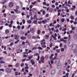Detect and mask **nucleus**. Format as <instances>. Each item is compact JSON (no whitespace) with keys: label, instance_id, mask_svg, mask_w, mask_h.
I'll return each instance as SVG.
<instances>
[{"label":"nucleus","instance_id":"nucleus-8","mask_svg":"<svg viewBox=\"0 0 77 77\" xmlns=\"http://www.w3.org/2000/svg\"><path fill=\"white\" fill-rule=\"evenodd\" d=\"M14 38L16 40H18V38H19V36L17 35H15L14 36Z\"/></svg>","mask_w":77,"mask_h":77},{"label":"nucleus","instance_id":"nucleus-7","mask_svg":"<svg viewBox=\"0 0 77 77\" xmlns=\"http://www.w3.org/2000/svg\"><path fill=\"white\" fill-rule=\"evenodd\" d=\"M30 31L31 33H33L34 32V28H30Z\"/></svg>","mask_w":77,"mask_h":77},{"label":"nucleus","instance_id":"nucleus-46","mask_svg":"<svg viewBox=\"0 0 77 77\" xmlns=\"http://www.w3.org/2000/svg\"><path fill=\"white\" fill-rule=\"evenodd\" d=\"M13 45H14V42H12L10 44V46H12Z\"/></svg>","mask_w":77,"mask_h":77},{"label":"nucleus","instance_id":"nucleus-47","mask_svg":"<svg viewBox=\"0 0 77 77\" xmlns=\"http://www.w3.org/2000/svg\"><path fill=\"white\" fill-rule=\"evenodd\" d=\"M0 63H5V62H4V61H1L0 62Z\"/></svg>","mask_w":77,"mask_h":77},{"label":"nucleus","instance_id":"nucleus-30","mask_svg":"<svg viewBox=\"0 0 77 77\" xmlns=\"http://www.w3.org/2000/svg\"><path fill=\"white\" fill-rule=\"evenodd\" d=\"M45 59H48V55H46L45 56Z\"/></svg>","mask_w":77,"mask_h":77},{"label":"nucleus","instance_id":"nucleus-4","mask_svg":"<svg viewBox=\"0 0 77 77\" xmlns=\"http://www.w3.org/2000/svg\"><path fill=\"white\" fill-rule=\"evenodd\" d=\"M13 6H14V3L13 2H11L9 4V6L10 8L13 7Z\"/></svg>","mask_w":77,"mask_h":77},{"label":"nucleus","instance_id":"nucleus-27","mask_svg":"<svg viewBox=\"0 0 77 77\" xmlns=\"http://www.w3.org/2000/svg\"><path fill=\"white\" fill-rule=\"evenodd\" d=\"M18 66H19V63H17L16 64L15 66L16 67H18Z\"/></svg>","mask_w":77,"mask_h":77},{"label":"nucleus","instance_id":"nucleus-63","mask_svg":"<svg viewBox=\"0 0 77 77\" xmlns=\"http://www.w3.org/2000/svg\"><path fill=\"white\" fill-rule=\"evenodd\" d=\"M49 3H47L46 4V6H49Z\"/></svg>","mask_w":77,"mask_h":77},{"label":"nucleus","instance_id":"nucleus-36","mask_svg":"<svg viewBox=\"0 0 77 77\" xmlns=\"http://www.w3.org/2000/svg\"><path fill=\"white\" fill-rule=\"evenodd\" d=\"M36 1H35L34 2H32L31 3L32 5H35L36 4Z\"/></svg>","mask_w":77,"mask_h":77},{"label":"nucleus","instance_id":"nucleus-57","mask_svg":"<svg viewBox=\"0 0 77 77\" xmlns=\"http://www.w3.org/2000/svg\"><path fill=\"white\" fill-rule=\"evenodd\" d=\"M52 24H53V23H50L49 25L51 26V27L52 26H54V25H53Z\"/></svg>","mask_w":77,"mask_h":77},{"label":"nucleus","instance_id":"nucleus-51","mask_svg":"<svg viewBox=\"0 0 77 77\" xmlns=\"http://www.w3.org/2000/svg\"><path fill=\"white\" fill-rule=\"evenodd\" d=\"M68 38L67 37H64V39H67Z\"/></svg>","mask_w":77,"mask_h":77},{"label":"nucleus","instance_id":"nucleus-62","mask_svg":"<svg viewBox=\"0 0 77 77\" xmlns=\"http://www.w3.org/2000/svg\"><path fill=\"white\" fill-rule=\"evenodd\" d=\"M33 17L31 16L30 17L31 20H33Z\"/></svg>","mask_w":77,"mask_h":77},{"label":"nucleus","instance_id":"nucleus-12","mask_svg":"<svg viewBox=\"0 0 77 77\" xmlns=\"http://www.w3.org/2000/svg\"><path fill=\"white\" fill-rule=\"evenodd\" d=\"M32 11L33 12L35 13L37 12H38V11L37 10V9L35 8H34L32 9Z\"/></svg>","mask_w":77,"mask_h":77},{"label":"nucleus","instance_id":"nucleus-26","mask_svg":"<svg viewBox=\"0 0 77 77\" xmlns=\"http://www.w3.org/2000/svg\"><path fill=\"white\" fill-rule=\"evenodd\" d=\"M36 18H37V16L36 15H35L33 17L34 20H35V19H36Z\"/></svg>","mask_w":77,"mask_h":77},{"label":"nucleus","instance_id":"nucleus-22","mask_svg":"<svg viewBox=\"0 0 77 77\" xmlns=\"http://www.w3.org/2000/svg\"><path fill=\"white\" fill-rule=\"evenodd\" d=\"M60 49H56V52H57V53H59V52H60Z\"/></svg>","mask_w":77,"mask_h":77},{"label":"nucleus","instance_id":"nucleus-60","mask_svg":"<svg viewBox=\"0 0 77 77\" xmlns=\"http://www.w3.org/2000/svg\"><path fill=\"white\" fill-rule=\"evenodd\" d=\"M42 22L43 24H45V20L42 21Z\"/></svg>","mask_w":77,"mask_h":77},{"label":"nucleus","instance_id":"nucleus-38","mask_svg":"<svg viewBox=\"0 0 77 77\" xmlns=\"http://www.w3.org/2000/svg\"><path fill=\"white\" fill-rule=\"evenodd\" d=\"M53 24H55L57 23V22L56 21V20H54L53 21Z\"/></svg>","mask_w":77,"mask_h":77},{"label":"nucleus","instance_id":"nucleus-45","mask_svg":"<svg viewBox=\"0 0 77 77\" xmlns=\"http://www.w3.org/2000/svg\"><path fill=\"white\" fill-rule=\"evenodd\" d=\"M42 21H39L38 22V24H42Z\"/></svg>","mask_w":77,"mask_h":77},{"label":"nucleus","instance_id":"nucleus-33","mask_svg":"<svg viewBox=\"0 0 77 77\" xmlns=\"http://www.w3.org/2000/svg\"><path fill=\"white\" fill-rule=\"evenodd\" d=\"M22 22L23 23V24H25V23H26V21H25V20L23 19L22 20Z\"/></svg>","mask_w":77,"mask_h":77},{"label":"nucleus","instance_id":"nucleus-34","mask_svg":"<svg viewBox=\"0 0 77 77\" xmlns=\"http://www.w3.org/2000/svg\"><path fill=\"white\" fill-rule=\"evenodd\" d=\"M41 33V31L40 30H38L37 31V34H40Z\"/></svg>","mask_w":77,"mask_h":77},{"label":"nucleus","instance_id":"nucleus-11","mask_svg":"<svg viewBox=\"0 0 77 77\" xmlns=\"http://www.w3.org/2000/svg\"><path fill=\"white\" fill-rule=\"evenodd\" d=\"M55 71L54 70H52L51 71V73L52 74H55Z\"/></svg>","mask_w":77,"mask_h":77},{"label":"nucleus","instance_id":"nucleus-3","mask_svg":"<svg viewBox=\"0 0 77 77\" xmlns=\"http://www.w3.org/2000/svg\"><path fill=\"white\" fill-rule=\"evenodd\" d=\"M6 72H11V68H8L6 69Z\"/></svg>","mask_w":77,"mask_h":77},{"label":"nucleus","instance_id":"nucleus-61","mask_svg":"<svg viewBox=\"0 0 77 77\" xmlns=\"http://www.w3.org/2000/svg\"><path fill=\"white\" fill-rule=\"evenodd\" d=\"M8 26L9 27H11L12 26V24H10L8 25Z\"/></svg>","mask_w":77,"mask_h":77},{"label":"nucleus","instance_id":"nucleus-29","mask_svg":"<svg viewBox=\"0 0 77 77\" xmlns=\"http://www.w3.org/2000/svg\"><path fill=\"white\" fill-rule=\"evenodd\" d=\"M53 9H52V8H51L49 10V11L51 12H53Z\"/></svg>","mask_w":77,"mask_h":77},{"label":"nucleus","instance_id":"nucleus-10","mask_svg":"<svg viewBox=\"0 0 77 77\" xmlns=\"http://www.w3.org/2000/svg\"><path fill=\"white\" fill-rule=\"evenodd\" d=\"M14 11L15 12H16V13H17L18 14H20V13H21L20 11L14 9Z\"/></svg>","mask_w":77,"mask_h":77},{"label":"nucleus","instance_id":"nucleus-1","mask_svg":"<svg viewBox=\"0 0 77 77\" xmlns=\"http://www.w3.org/2000/svg\"><path fill=\"white\" fill-rule=\"evenodd\" d=\"M45 44H46V43L45 42L41 43L42 48H45L46 47V45H45Z\"/></svg>","mask_w":77,"mask_h":77},{"label":"nucleus","instance_id":"nucleus-64","mask_svg":"<svg viewBox=\"0 0 77 77\" xmlns=\"http://www.w3.org/2000/svg\"><path fill=\"white\" fill-rule=\"evenodd\" d=\"M73 23H74V24H77V22L75 21V22H73Z\"/></svg>","mask_w":77,"mask_h":77},{"label":"nucleus","instance_id":"nucleus-20","mask_svg":"<svg viewBox=\"0 0 77 77\" xmlns=\"http://www.w3.org/2000/svg\"><path fill=\"white\" fill-rule=\"evenodd\" d=\"M20 39H26V38L24 36L21 37H20Z\"/></svg>","mask_w":77,"mask_h":77},{"label":"nucleus","instance_id":"nucleus-13","mask_svg":"<svg viewBox=\"0 0 77 77\" xmlns=\"http://www.w3.org/2000/svg\"><path fill=\"white\" fill-rule=\"evenodd\" d=\"M51 36V37H53V38H54V40H55V41L56 40H57V38H56V37L54 36L53 35H52Z\"/></svg>","mask_w":77,"mask_h":77},{"label":"nucleus","instance_id":"nucleus-59","mask_svg":"<svg viewBox=\"0 0 77 77\" xmlns=\"http://www.w3.org/2000/svg\"><path fill=\"white\" fill-rule=\"evenodd\" d=\"M39 50H42V48H41V47H39L38 48Z\"/></svg>","mask_w":77,"mask_h":77},{"label":"nucleus","instance_id":"nucleus-19","mask_svg":"<svg viewBox=\"0 0 77 77\" xmlns=\"http://www.w3.org/2000/svg\"><path fill=\"white\" fill-rule=\"evenodd\" d=\"M54 56V54H52L51 55V56H50V59H53V56Z\"/></svg>","mask_w":77,"mask_h":77},{"label":"nucleus","instance_id":"nucleus-16","mask_svg":"<svg viewBox=\"0 0 77 77\" xmlns=\"http://www.w3.org/2000/svg\"><path fill=\"white\" fill-rule=\"evenodd\" d=\"M33 57V55H30V56H28V58L30 60Z\"/></svg>","mask_w":77,"mask_h":77},{"label":"nucleus","instance_id":"nucleus-25","mask_svg":"<svg viewBox=\"0 0 77 77\" xmlns=\"http://www.w3.org/2000/svg\"><path fill=\"white\" fill-rule=\"evenodd\" d=\"M5 33L7 34H8V33H9V30L8 29H6L5 30Z\"/></svg>","mask_w":77,"mask_h":77},{"label":"nucleus","instance_id":"nucleus-52","mask_svg":"<svg viewBox=\"0 0 77 77\" xmlns=\"http://www.w3.org/2000/svg\"><path fill=\"white\" fill-rule=\"evenodd\" d=\"M43 15H45V11H43Z\"/></svg>","mask_w":77,"mask_h":77},{"label":"nucleus","instance_id":"nucleus-9","mask_svg":"<svg viewBox=\"0 0 77 77\" xmlns=\"http://www.w3.org/2000/svg\"><path fill=\"white\" fill-rule=\"evenodd\" d=\"M7 0H3V1L2 2V5H4V4H5V3L6 2H7Z\"/></svg>","mask_w":77,"mask_h":77},{"label":"nucleus","instance_id":"nucleus-15","mask_svg":"<svg viewBox=\"0 0 77 77\" xmlns=\"http://www.w3.org/2000/svg\"><path fill=\"white\" fill-rule=\"evenodd\" d=\"M72 45V43L71 42H69L68 43V46L69 47H71Z\"/></svg>","mask_w":77,"mask_h":77},{"label":"nucleus","instance_id":"nucleus-41","mask_svg":"<svg viewBox=\"0 0 77 77\" xmlns=\"http://www.w3.org/2000/svg\"><path fill=\"white\" fill-rule=\"evenodd\" d=\"M64 40V39H63V38H60V41L61 42H62V41L63 42Z\"/></svg>","mask_w":77,"mask_h":77},{"label":"nucleus","instance_id":"nucleus-21","mask_svg":"<svg viewBox=\"0 0 77 77\" xmlns=\"http://www.w3.org/2000/svg\"><path fill=\"white\" fill-rule=\"evenodd\" d=\"M60 61V60L59 59H58L56 60L55 62H57V63H59Z\"/></svg>","mask_w":77,"mask_h":77},{"label":"nucleus","instance_id":"nucleus-44","mask_svg":"<svg viewBox=\"0 0 77 77\" xmlns=\"http://www.w3.org/2000/svg\"><path fill=\"white\" fill-rule=\"evenodd\" d=\"M40 58V57H39V56H38V58L36 59L37 60H39Z\"/></svg>","mask_w":77,"mask_h":77},{"label":"nucleus","instance_id":"nucleus-42","mask_svg":"<svg viewBox=\"0 0 77 77\" xmlns=\"http://www.w3.org/2000/svg\"><path fill=\"white\" fill-rule=\"evenodd\" d=\"M3 59V57H0V61L2 60Z\"/></svg>","mask_w":77,"mask_h":77},{"label":"nucleus","instance_id":"nucleus-53","mask_svg":"<svg viewBox=\"0 0 77 77\" xmlns=\"http://www.w3.org/2000/svg\"><path fill=\"white\" fill-rule=\"evenodd\" d=\"M62 22H64L65 21V19H62L61 20Z\"/></svg>","mask_w":77,"mask_h":77},{"label":"nucleus","instance_id":"nucleus-6","mask_svg":"<svg viewBox=\"0 0 77 77\" xmlns=\"http://www.w3.org/2000/svg\"><path fill=\"white\" fill-rule=\"evenodd\" d=\"M44 27L45 28V29L46 30H47V29H48L49 27V25L46 24V25H45Z\"/></svg>","mask_w":77,"mask_h":77},{"label":"nucleus","instance_id":"nucleus-48","mask_svg":"<svg viewBox=\"0 0 77 77\" xmlns=\"http://www.w3.org/2000/svg\"><path fill=\"white\" fill-rule=\"evenodd\" d=\"M29 16H32V12H30L29 13Z\"/></svg>","mask_w":77,"mask_h":77},{"label":"nucleus","instance_id":"nucleus-56","mask_svg":"<svg viewBox=\"0 0 77 77\" xmlns=\"http://www.w3.org/2000/svg\"><path fill=\"white\" fill-rule=\"evenodd\" d=\"M55 32L56 33H58L59 32V30L58 29H57L56 30H55Z\"/></svg>","mask_w":77,"mask_h":77},{"label":"nucleus","instance_id":"nucleus-39","mask_svg":"<svg viewBox=\"0 0 77 77\" xmlns=\"http://www.w3.org/2000/svg\"><path fill=\"white\" fill-rule=\"evenodd\" d=\"M75 47H77V46H76V45L75 44L74 45L72 46V48H74H74Z\"/></svg>","mask_w":77,"mask_h":77},{"label":"nucleus","instance_id":"nucleus-23","mask_svg":"<svg viewBox=\"0 0 77 77\" xmlns=\"http://www.w3.org/2000/svg\"><path fill=\"white\" fill-rule=\"evenodd\" d=\"M45 37L46 38V39H48V38H49V36L47 35H45Z\"/></svg>","mask_w":77,"mask_h":77},{"label":"nucleus","instance_id":"nucleus-14","mask_svg":"<svg viewBox=\"0 0 77 77\" xmlns=\"http://www.w3.org/2000/svg\"><path fill=\"white\" fill-rule=\"evenodd\" d=\"M27 23H28L29 24H31L32 23V22L30 20H28L27 21Z\"/></svg>","mask_w":77,"mask_h":77},{"label":"nucleus","instance_id":"nucleus-49","mask_svg":"<svg viewBox=\"0 0 77 77\" xmlns=\"http://www.w3.org/2000/svg\"><path fill=\"white\" fill-rule=\"evenodd\" d=\"M61 15L62 16V17H65V15H63L62 13L61 14Z\"/></svg>","mask_w":77,"mask_h":77},{"label":"nucleus","instance_id":"nucleus-32","mask_svg":"<svg viewBox=\"0 0 77 77\" xmlns=\"http://www.w3.org/2000/svg\"><path fill=\"white\" fill-rule=\"evenodd\" d=\"M70 18L72 20H74V16H71L70 17Z\"/></svg>","mask_w":77,"mask_h":77},{"label":"nucleus","instance_id":"nucleus-31","mask_svg":"<svg viewBox=\"0 0 77 77\" xmlns=\"http://www.w3.org/2000/svg\"><path fill=\"white\" fill-rule=\"evenodd\" d=\"M57 59V57L55 56L53 59H52V60H55V59Z\"/></svg>","mask_w":77,"mask_h":77},{"label":"nucleus","instance_id":"nucleus-50","mask_svg":"<svg viewBox=\"0 0 77 77\" xmlns=\"http://www.w3.org/2000/svg\"><path fill=\"white\" fill-rule=\"evenodd\" d=\"M66 30V28H65L63 29H62V31H65Z\"/></svg>","mask_w":77,"mask_h":77},{"label":"nucleus","instance_id":"nucleus-18","mask_svg":"<svg viewBox=\"0 0 77 77\" xmlns=\"http://www.w3.org/2000/svg\"><path fill=\"white\" fill-rule=\"evenodd\" d=\"M48 64L49 65V66L50 68H51L52 67V66L51 65L52 64H50V62L49 61L48 62Z\"/></svg>","mask_w":77,"mask_h":77},{"label":"nucleus","instance_id":"nucleus-43","mask_svg":"<svg viewBox=\"0 0 77 77\" xmlns=\"http://www.w3.org/2000/svg\"><path fill=\"white\" fill-rule=\"evenodd\" d=\"M63 42H64V43H66V42H67V40H64Z\"/></svg>","mask_w":77,"mask_h":77},{"label":"nucleus","instance_id":"nucleus-5","mask_svg":"<svg viewBox=\"0 0 77 77\" xmlns=\"http://www.w3.org/2000/svg\"><path fill=\"white\" fill-rule=\"evenodd\" d=\"M44 57H42L41 58V61L42 62V63H44Z\"/></svg>","mask_w":77,"mask_h":77},{"label":"nucleus","instance_id":"nucleus-35","mask_svg":"<svg viewBox=\"0 0 77 77\" xmlns=\"http://www.w3.org/2000/svg\"><path fill=\"white\" fill-rule=\"evenodd\" d=\"M32 39H36V37H35V36H33L32 37Z\"/></svg>","mask_w":77,"mask_h":77},{"label":"nucleus","instance_id":"nucleus-17","mask_svg":"<svg viewBox=\"0 0 77 77\" xmlns=\"http://www.w3.org/2000/svg\"><path fill=\"white\" fill-rule=\"evenodd\" d=\"M33 23L34 24H38V23H37V20H34V21H33Z\"/></svg>","mask_w":77,"mask_h":77},{"label":"nucleus","instance_id":"nucleus-55","mask_svg":"<svg viewBox=\"0 0 77 77\" xmlns=\"http://www.w3.org/2000/svg\"><path fill=\"white\" fill-rule=\"evenodd\" d=\"M24 66V63H21V65H20V66L22 67V66Z\"/></svg>","mask_w":77,"mask_h":77},{"label":"nucleus","instance_id":"nucleus-54","mask_svg":"<svg viewBox=\"0 0 77 77\" xmlns=\"http://www.w3.org/2000/svg\"><path fill=\"white\" fill-rule=\"evenodd\" d=\"M51 2H52V3H55V2H56V1H54V0H53V1H51Z\"/></svg>","mask_w":77,"mask_h":77},{"label":"nucleus","instance_id":"nucleus-40","mask_svg":"<svg viewBox=\"0 0 77 77\" xmlns=\"http://www.w3.org/2000/svg\"><path fill=\"white\" fill-rule=\"evenodd\" d=\"M45 39H43L42 40L40 41V42H45Z\"/></svg>","mask_w":77,"mask_h":77},{"label":"nucleus","instance_id":"nucleus-58","mask_svg":"<svg viewBox=\"0 0 77 77\" xmlns=\"http://www.w3.org/2000/svg\"><path fill=\"white\" fill-rule=\"evenodd\" d=\"M25 69H29V66H26L25 67Z\"/></svg>","mask_w":77,"mask_h":77},{"label":"nucleus","instance_id":"nucleus-2","mask_svg":"<svg viewBox=\"0 0 77 77\" xmlns=\"http://www.w3.org/2000/svg\"><path fill=\"white\" fill-rule=\"evenodd\" d=\"M30 63H31V64L33 65L35 63V62L34 61V60L33 59H31L30 61Z\"/></svg>","mask_w":77,"mask_h":77},{"label":"nucleus","instance_id":"nucleus-28","mask_svg":"<svg viewBox=\"0 0 77 77\" xmlns=\"http://www.w3.org/2000/svg\"><path fill=\"white\" fill-rule=\"evenodd\" d=\"M20 41V40H17V41H16L14 43L15 44H17L18 42Z\"/></svg>","mask_w":77,"mask_h":77},{"label":"nucleus","instance_id":"nucleus-24","mask_svg":"<svg viewBox=\"0 0 77 77\" xmlns=\"http://www.w3.org/2000/svg\"><path fill=\"white\" fill-rule=\"evenodd\" d=\"M26 18H29L30 17V15H29L28 14H27L26 15Z\"/></svg>","mask_w":77,"mask_h":77},{"label":"nucleus","instance_id":"nucleus-37","mask_svg":"<svg viewBox=\"0 0 77 77\" xmlns=\"http://www.w3.org/2000/svg\"><path fill=\"white\" fill-rule=\"evenodd\" d=\"M61 51L62 52V51H64V50H65V49H64V48H62L61 49Z\"/></svg>","mask_w":77,"mask_h":77}]
</instances>
